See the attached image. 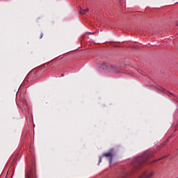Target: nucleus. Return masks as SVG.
I'll return each mask as SVG.
<instances>
[{
	"mask_svg": "<svg viewBox=\"0 0 178 178\" xmlns=\"http://www.w3.org/2000/svg\"><path fill=\"white\" fill-rule=\"evenodd\" d=\"M152 156H154V152H146L143 155L135 158L132 162L131 170L124 172L122 174L123 177H133Z\"/></svg>",
	"mask_w": 178,
	"mask_h": 178,
	"instance_id": "1",
	"label": "nucleus"
},
{
	"mask_svg": "<svg viewBox=\"0 0 178 178\" xmlns=\"http://www.w3.org/2000/svg\"><path fill=\"white\" fill-rule=\"evenodd\" d=\"M100 68L102 69L103 72H105V73H109L110 74L119 73L121 70L120 67L104 62L100 64Z\"/></svg>",
	"mask_w": 178,
	"mask_h": 178,
	"instance_id": "2",
	"label": "nucleus"
},
{
	"mask_svg": "<svg viewBox=\"0 0 178 178\" xmlns=\"http://www.w3.org/2000/svg\"><path fill=\"white\" fill-rule=\"evenodd\" d=\"M102 156L105 158H108L109 163H112V159H113V156H115V151L113 150V149H111L109 150V152L104 153L102 154Z\"/></svg>",
	"mask_w": 178,
	"mask_h": 178,
	"instance_id": "3",
	"label": "nucleus"
},
{
	"mask_svg": "<svg viewBox=\"0 0 178 178\" xmlns=\"http://www.w3.org/2000/svg\"><path fill=\"white\" fill-rule=\"evenodd\" d=\"M154 177V172H143L140 178H150Z\"/></svg>",
	"mask_w": 178,
	"mask_h": 178,
	"instance_id": "4",
	"label": "nucleus"
},
{
	"mask_svg": "<svg viewBox=\"0 0 178 178\" xmlns=\"http://www.w3.org/2000/svg\"><path fill=\"white\" fill-rule=\"evenodd\" d=\"M88 10H90V9L88 8H87L86 9L81 8V11L79 12V13H80V15H86V13H87V12H88Z\"/></svg>",
	"mask_w": 178,
	"mask_h": 178,
	"instance_id": "5",
	"label": "nucleus"
},
{
	"mask_svg": "<svg viewBox=\"0 0 178 178\" xmlns=\"http://www.w3.org/2000/svg\"><path fill=\"white\" fill-rule=\"evenodd\" d=\"M27 177L28 178H35L36 176L34 175V173L31 171H29V172L27 173Z\"/></svg>",
	"mask_w": 178,
	"mask_h": 178,
	"instance_id": "6",
	"label": "nucleus"
},
{
	"mask_svg": "<svg viewBox=\"0 0 178 178\" xmlns=\"http://www.w3.org/2000/svg\"><path fill=\"white\" fill-rule=\"evenodd\" d=\"M44 37V33H41L40 35V38H42Z\"/></svg>",
	"mask_w": 178,
	"mask_h": 178,
	"instance_id": "7",
	"label": "nucleus"
},
{
	"mask_svg": "<svg viewBox=\"0 0 178 178\" xmlns=\"http://www.w3.org/2000/svg\"><path fill=\"white\" fill-rule=\"evenodd\" d=\"M101 162H102V157H99V163H101Z\"/></svg>",
	"mask_w": 178,
	"mask_h": 178,
	"instance_id": "8",
	"label": "nucleus"
},
{
	"mask_svg": "<svg viewBox=\"0 0 178 178\" xmlns=\"http://www.w3.org/2000/svg\"><path fill=\"white\" fill-rule=\"evenodd\" d=\"M158 161V160H154L153 162H157Z\"/></svg>",
	"mask_w": 178,
	"mask_h": 178,
	"instance_id": "9",
	"label": "nucleus"
},
{
	"mask_svg": "<svg viewBox=\"0 0 178 178\" xmlns=\"http://www.w3.org/2000/svg\"><path fill=\"white\" fill-rule=\"evenodd\" d=\"M177 26H178V21L177 22Z\"/></svg>",
	"mask_w": 178,
	"mask_h": 178,
	"instance_id": "10",
	"label": "nucleus"
},
{
	"mask_svg": "<svg viewBox=\"0 0 178 178\" xmlns=\"http://www.w3.org/2000/svg\"><path fill=\"white\" fill-rule=\"evenodd\" d=\"M175 127H176V124H174Z\"/></svg>",
	"mask_w": 178,
	"mask_h": 178,
	"instance_id": "11",
	"label": "nucleus"
}]
</instances>
